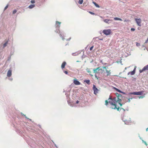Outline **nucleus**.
Here are the masks:
<instances>
[{
    "mask_svg": "<svg viewBox=\"0 0 148 148\" xmlns=\"http://www.w3.org/2000/svg\"><path fill=\"white\" fill-rule=\"evenodd\" d=\"M61 22H58V21H56V27H57L58 28H59L60 27Z\"/></svg>",
    "mask_w": 148,
    "mask_h": 148,
    "instance_id": "10",
    "label": "nucleus"
},
{
    "mask_svg": "<svg viewBox=\"0 0 148 148\" xmlns=\"http://www.w3.org/2000/svg\"><path fill=\"white\" fill-rule=\"evenodd\" d=\"M148 41V38H147V39L146 40V41L145 42V43H147Z\"/></svg>",
    "mask_w": 148,
    "mask_h": 148,
    "instance_id": "32",
    "label": "nucleus"
},
{
    "mask_svg": "<svg viewBox=\"0 0 148 148\" xmlns=\"http://www.w3.org/2000/svg\"><path fill=\"white\" fill-rule=\"evenodd\" d=\"M114 19L115 20H119L121 21H122V19H121V18L117 17H115L114 18Z\"/></svg>",
    "mask_w": 148,
    "mask_h": 148,
    "instance_id": "20",
    "label": "nucleus"
},
{
    "mask_svg": "<svg viewBox=\"0 0 148 148\" xmlns=\"http://www.w3.org/2000/svg\"><path fill=\"white\" fill-rule=\"evenodd\" d=\"M144 92V91H142L138 92H130L129 93L130 95H142Z\"/></svg>",
    "mask_w": 148,
    "mask_h": 148,
    "instance_id": "4",
    "label": "nucleus"
},
{
    "mask_svg": "<svg viewBox=\"0 0 148 148\" xmlns=\"http://www.w3.org/2000/svg\"><path fill=\"white\" fill-rule=\"evenodd\" d=\"M8 5H7L5 7V8H4V10H5L8 7Z\"/></svg>",
    "mask_w": 148,
    "mask_h": 148,
    "instance_id": "25",
    "label": "nucleus"
},
{
    "mask_svg": "<svg viewBox=\"0 0 148 148\" xmlns=\"http://www.w3.org/2000/svg\"><path fill=\"white\" fill-rule=\"evenodd\" d=\"M84 82L88 84H90V81L89 79L85 80Z\"/></svg>",
    "mask_w": 148,
    "mask_h": 148,
    "instance_id": "17",
    "label": "nucleus"
},
{
    "mask_svg": "<svg viewBox=\"0 0 148 148\" xmlns=\"http://www.w3.org/2000/svg\"><path fill=\"white\" fill-rule=\"evenodd\" d=\"M130 20H125L124 21V22H129Z\"/></svg>",
    "mask_w": 148,
    "mask_h": 148,
    "instance_id": "29",
    "label": "nucleus"
},
{
    "mask_svg": "<svg viewBox=\"0 0 148 148\" xmlns=\"http://www.w3.org/2000/svg\"><path fill=\"white\" fill-rule=\"evenodd\" d=\"M12 75V71L10 70H8L7 72V75L8 77H10Z\"/></svg>",
    "mask_w": 148,
    "mask_h": 148,
    "instance_id": "12",
    "label": "nucleus"
},
{
    "mask_svg": "<svg viewBox=\"0 0 148 148\" xmlns=\"http://www.w3.org/2000/svg\"><path fill=\"white\" fill-rule=\"evenodd\" d=\"M66 62H64L61 65V68L62 69L64 68L65 66L66 65Z\"/></svg>",
    "mask_w": 148,
    "mask_h": 148,
    "instance_id": "14",
    "label": "nucleus"
},
{
    "mask_svg": "<svg viewBox=\"0 0 148 148\" xmlns=\"http://www.w3.org/2000/svg\"><path fill=\"white\" fill-rule=\"evenodd\" d=\"M103 69H106V71L107 73V75L106 76H108L110 75L111 74V70H110L107 66H103Z\"/></svg>",
    "mask_w": 148,
    "mask_h": 148,
    "instance_id": "3",
    "label": "nucleus"
},
{
    "mask_svg": "<svg viewBox=\"0 0 148 148\" xmlns=\"http://www.w3.org/2000/svg\"><path fill=\"white\" fill-rule=\"evenodd\" d=\"M132 99V98H130V99ZM127 99V100H128L127 101H128L129 102H130V98L127 99V98H125V102H126L127 101L126 100V99Z\"/></svg>",
    "mask_w": 148,
    "mask_h": 148,
    "instance_id": "19",
    "label": "nucleus"
},
{
    "mask_svg": "<svg viewBox=\"0 0 148 148\" xmlns=\"http://www.w3.org/2000/svg\"><path fill=\"white\" fill-rule=\"evenodd\" d=\"M139 45H140V44L139 43H137V44H136V45L138 46Z\"/></svg>",
    "mask_w": 148,
    "mask_h": 148,
    "instance_id": "34",
    "label": "nucleus"
},
{
    "mask_svg": "<svg viewBox=\"0 0 148 148\" xmlns=\"http://www.w3.org/2000/svg\"><path fill=\"white\" fill-rule=\"evenodd\" d=\"M103 32L106 35H110L111 33V30L110 29L104 30L103 31Z\"/></svg>",
    "mask_w": 148,
    "mask_h": 148,
    "instance_id": "5",
    "label": "nucleus"
},
{
    "mask_svg": "<svg viewBox=\"0 0 148 148\" xmlns=\"http://www.w3.org/2000/svg\"><path fill=\"white\" fill-rule=\"evenodd\" d=\"M148 70V64L147 66H144V68L141 70H139V72L140 73H141L143 71Z\"/></svg>",
    "mask_w": 148,
    "mask_h": 148,
    "instance_id": "8",
    "label": "nucleus"
},
{
    "mask_svg": "<svg viewBox=\"0 0 148 148\" xmlns=\"http://www.w3.org/2000/svg\"><path fill=\"white\" fill-rule=\"evenodd\" d=\"M79 101L78 100H77L76 102V103H79Z\"/></svg>",
    "mask_w": 148,
    "mask_h": 148,
    "instance_id": "33",
    "label": "nucleus"
},
{
    "mask_svg": "<svg viewBox=\"0 0 148 148\" xmlns=\"http://www.w3.org/2000/svg\"><path fill=\"white\" fill-rule=\"evenodd\" d=\"M98 70L99 71L100 70H101V69H99V67H98L96 69H93V71L94 73H96L97 72V70Z\"/></svg>",
    "mask_w": 148,
    "mask_h": 148,
    "instance_id": "15",
    "label": "nucleus"
},
{
    "mask_svg": "<svg viewBox=\"0 0 148 148\" xmlns=\"http://www.w3.org/2000/svg\"><path fill=\"white\" fill-rule=\"evenodd\" d=\"M83 2V0H79V3L80 4H81Z\"/></svg>",
    "mask_w": 148,
    "mask_h": 148,
    "instance_id": "23",
    "label": "nucleus"
},
{
    "mask_svg": "<svg viewBox=\"0 0 148 148\" xmlns=\"http://www.w3.org/2000/svg\"><path fill=\"white\" fill-rule=\"evenodd\" d=\"M110 21V20L106 19L104 20V21L106 23H108V22Z\"/></svg>",
    "mask_w": 148,
    "mask_h": 148,
    "instance_id": "21",
    "label": "nucleus"
},
{
    "mask_svg": "<svg viewBox=\"0 0 148 148\" xmlns=\"http://www.w3.org/2000/svg\"><path fill=\"white\" fill-rule=\"evenodd\" d=\"M87 72H88V73H90L91 72L89 71H87Z\"/></svg>",
    "mask_w": 148,
    "mask_h": 148,
    "instance_id": "36",
    "label": "nucleus"
},
{
    "mask_svg": "<svg viewBox=\"0 0 148 148\" xmlns=\"http://www.w3.org/2000/svg\"><path fill=\"white\" fill-rule=\"evenodd\" d=\"M121 109H123V108H121Z\"/></svg>",
    "mask_w": 148,
    "mask_h": 148,
    "instance_id": "37",
    "label": "nucleus"
},
{
    "mask_svg": "<svg viewBox=\"0 0 148 148\" xmlns=\"http://www.w3.org/2000/svg\"><path fill=\"white\" fill-rule=\"evenodd\" d=\"M31 2L32 3H35V1L34 0H32L31 1Z\"/></svg>",
    "mask_w": 148,
    "mask_h": 148,
    "instance_id": "26",
    "label": "nucleus"
},
{
    "mask_svg": "<svg viewBox=\"0 0 148 148\" xmlns=\"http://www.w3.org/2000/svg\"><path fill=\"white\" fill-rule=\"evenodd\" d=\"M143 97V96H141V97H139V98H142Z\"/></svg>",
    "mask_w": 148,
    "mask_h": 148,
    "instance_id": "35",
    "label": "nucleus"
},
{
    "mask_svg": "<svg viewBox=\"0 0 148 148\" xmlns=\"http://www.w3.org/2000/svg\"><path fill=\"white\" fill-rule=\"evenodd\" d=\"M73 83L76 85H79L80 84V82L79 81L77 80L76 79L74 80Z\"/></svg>",
    "mask_w": 148,
    "mask_h": 148,
    "instance_id": "9",
    "label": "nucleus"
},
{
    "mask_svg": "<svg viewBox=\"0 0 148 148\" xmlns=\"http://www.w3.org/2000/svg\"><path fill=\"white\" fill-rule=\"evenodd\" d=\"M17 12V11L16 10H14L12 12L13 14H14L16 13Z\"/></svg>",
    "mask_w": 148,
    "mask_h": 148,
    "instance_id": "24",
    "label": "nucleus"
},
{
    "mask_svg": "<svg viewBox=\"0 0 148 148\" xmlns=\"http://www.w3.org/2000/svg\"><path fill=\"white\" fill-rule=\"evenodd\" d=\"M64 73L66 74H68V72L67 71H64Z\"/></svg>",
    "mask_w": 148,
    "mask_h": 148,
    "instance_id": "30",
    "label": "nucleus"
},
{
    "mask_svg": "<svg viewBox=\"0 0 148 148\" xmlns=\"http://www.w3.org/2000/svg\"><path fill=\"white\" fill-rule=\"evenodd\" d=\"M35 5L34 4H32L30 5L29 7L28 8L29 9H32L33 8L35 7Z\"/></svg>",
    "mask_w": 148,
    "mask_h": 148,
    "instance_id": "16",
    "label": "nucleus"
},
{
    "mask_svg": "<svg viewBox=\"0 0 148 148\" xmlns=\"http://www.w3.org/2000/svg\"><path fill=\"white\" fill-rule=\"evenodd\" d=\"M136 21L138 25L139 26H141V20L140 18H135Z\"/></svg>",
    "mask_w": 148,
    "mask_h": 148,
    "instance_id": "6",
    "label": "nucleus"
},
{
    "mask_svg": "<svg viewBox=\"0 0 148 148\" xmlns=\"http://www.w3.org/2000/svg\"><path fill=\"white\" fill-rule=\"evenodd\" d=\"M131 30L132 31H134L135 30V29L134 28H131Z\"/></svg>",
    "mask_w": 148,
    "mask_h": 148,
    "instance_id": "27",
    "label": "nucleus"
},
{
    "mask_svg": "<svg viewBox=\"0 0 148 148\" xmlns=\"http://www.w3.org/2000/svg\"><path fill=\"white\" fill-rule=\"evenodd\" d=\"M116 97H114L112 99L110 98L108 99V101L107 100L105 101V105L107 106L108 103L110 104L111 106V108L112 109H116L118 111H119L120 109L119 107H117L116 103H118L120 105V106H121L122 105V104L121 103V99L120 98V97L121 98L122 95L118 93L116 94Z\"/></svg>",
    "mask_w": 148,
    "mask_h": 148,
    "instance_id": "1",
    "label": "nucleus"
},
{
    "mask_svg": "<svg viewBox=\"0 0 148 148\" xmlns=\"http://www.w3.org/2000/svg\"><path fill=\"white\" fill-rule=\"evenodd\" d=\"M93 3L96 7H98V8L99 7V5H98L97 4V3H96L93 2Z\"/></svg>",
    "mask_w": 148,
    "mask_h": 148,
    "instance_id": "22",
    "label": "nucleus"
},
{
    "mask_svg": "<svg viewBox=\"0 0 148 148\" xmlns=\"http://www.w3.org/2000/svg\"><path fill=\"white\" fill-rule=\"evenodd\" d=\"M8 43V41H7L3 45V48H4L7 45Z\"/></svg>",
    "mask_w": 148,
    "mask_h": 148,
    "instance_id": "18",
    "label": "nucleus"
},
{
    "mask_svg": "<svg viewBox=\"0 0 148 148\" xmlns=\"http://www.w3.org/2000/svg\"><path fill=\"white\" fill-rule=\"evenodd\" d=\"M93 47H94V46H92V47H90V51H91L92 50V49H93Z\"/></svg>",
    "mask_w": 148,
    "mask_h": 148,
    "instance_id": "28",
    "label": "nucleus"
},
{
    "mask_svg": "<svg viewBox=\"0 0 148 148\" xmlns=\"http://www.w3.org/2000/svg\"><path fill=\"white\" fill-rule=\"evenodd\" d=\"M135 68L134 70L131 72H130L128 73V75H134L135 73Z\"/></svg>",
    "mask_w": 148,
    "mask_h": 148,
    "instance_id": "11",
    "label": "nucleus"
},
{
    "mask_svg": "<svg viewBox=\"0 0 148 148\" xmlns=\"http://www.w3.org/2000/svg\"><path fill=\"white\" fill-rule=\"evenodd\" d=\"M93 89L94 91V94L95 95H96L98 92L99 90L96 87L95 85H93Z\"/></svg>",
    "mask_w": 148,
    "mask_h": 148,
    "instance_id": "7",
    "label": "nucleus"
},
{
    "mask_svg": "<svg viewBox=\"0 0 148 148\" xmlns=\"http://www.w3.org/2000/svg\"><path fill=\"white\" fill-rule=\"evenodd\" d=\"M89 13L90 14H92V15H94V13L91 12H90V11L89 12Z\"/></svg>",
    "mask_w": 148,
    "mask_h": 148,
    "instance_id": "31",
    "label": "nucleus"
},
{
    "mask_svg": "<svg viewBox=\"0 0 148 148\" xmlns=\"http://www.w3.org/2000/svg\"><path fill=\"white\" fill-rule=\"evenodd\" d=\"M123 121L125 123L127 124H130L131 123V121L130 118L127 116H125L123 118Z\"/></svg>",
    "mask_w": 148,
    "mask_h": 148,
    "instance_id": "2",
    "label": "nucleus"
},
{
    "mask_svg": "<svg viewBox=\"0 0 148 148\" xmlns=\"http://www.w3.org/2000/svg\"><path fill=\"white\" fill-rule=\"evenodd\" d=\"M114 89L115 90H116V91H118L120 93H123L124 94H125V92L121 91V90H119V89H118L117 88H116L114 87Z\"/></svg>",
    "mask_w": 148,
    "mask_h": 148,
    "instance_id": "13",
    "label": "nucleus"
}]
</instances>
